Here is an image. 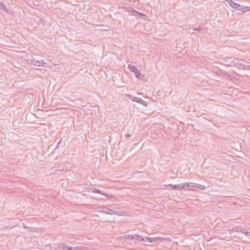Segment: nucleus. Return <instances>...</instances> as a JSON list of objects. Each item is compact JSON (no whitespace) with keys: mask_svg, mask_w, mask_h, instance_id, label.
Returning <instances> with one entry per match:
<instances>
[{"mask_svg":"<svg viewBox=\"0 0 250 250\" xmlns=\"http://www.w3.org/2000/svg\"><path fill=\"white\" fill-rule=\"evenodd\" d=\"M128 69L131 71L132 72H133L135 75V77L140 80H143V78H144V76L143 75H142L141 73L139 72V70L135 66H134L131 64H128Z\"/></svg>","mask_w":250,"mask_h":250,"instance_id":"f257e3e1","label":"nucleus"},{"mask_svg":"<svg viewBox=\"0 0 250 250\" xmlns=\"http://www.w3.org/2000/svg\"><path fill=\"white\" fill-rule=\"evenodd\" d=\"M51 250H65V244L64 243H55L49 245Z\"/></svg>","mask_w":250,"mask_h":250,"instance_id":"f03ea898","label":"nucleus"},{"mask_svg":"<svg viewBox=\"0 0 250 250\" xmlns=\"http://www.w3.org/2000/svg\"><path fill=\"white\" fill-rule=\"evenodd\" d=\"M126 239L135 240L138 241H146L142 235L138 234H132L125 235V236Z\"/></svg>","mask_w":250,"mask_h":250,"instance_id":"7ed1b4c3","label":"nucleus"},{"mask_svg":"<svg viewBox=\"0 0 250 250\" xmlns=\"http://www.w3.org/2000/svg\"><path fill=\"white\" fill-rule=\"evenodd\" d=\"M228 3L229 5L232 8L235 9L239 11H243V5H240L237 3H235L232 0H226Z\"/></svg>","mask_w":250,"mask_h":250,"instance_id":"20e7f679","label":"nucleus"},{"mask_svg":"<svg viewBox=\"0 0 250 250\" xmlns=\"http://www.w3.org/2000/svg\"><path fill=\"white\" fill-rule=\"evenodd\" d=\"M98 211L103 212L109 215H113V209H110L106 207H100L97 208Z\"/></svg>","mask_w":250,"mask_h":250,"instance_id":"39448f33","label":"nucleus"},{"mask_svg":"<svg viewBox=\"0 0 250 250\" xmlns=\"http://www.w3.org/2000/svg\"><path fill=\"white\" fill-rule=\"evenodd\" d=\"M245 61L239 59H233V61H231L230 62L233 63V65L239 68L242 69L244 66Z\"/></svg>","mask_w":250,"mask_h":250,"instance_id":"423d86ee","label":"nucleus"},{"mask_svg":"<svg viewBox=\"0 0 250 250\" xmlns=\"http://www.w3.org/2000/svg\"><path fill=\"white\" fill-rule=\"evenodd\" d=\"M85 247L81 246L70 247L65 244V250H85Z\"/></svg>","mask_w":250,"mask_h":250,"instance_id":"0eeeda50","label":"nucleus"},{"mask_svg":"<svg viewBox=\"0 0 250 250\" xmlns=\"http://www.w3.org/2000/svg\"><path fill=\"white\" fill-rule=\"evenodd\" d=\"M181 189H186L187 188H194V184L192 183H184L180 184Z\"/></svg>","mask_w":250,"mask_h":250,"instance_id":"6e6552de","label":"nucleus"},{"mask_svg":"<svg viewBox=\"0 0 250 250\" xmlns=\"http://www.w3.org/2000/svg\"><path fill=\"white\" fill-rule=\"evenodd\" d=\"M97 193H99L100 194L104 196L105 197H107L108 199L111 200L116 199V197L114 196L111 195V194H107V193H104L103 191L99 190H98V191H97Z\"/></svg>","mask_w":250,"mask_h":250,"instance_id":"1a4fd4ad","label":"nucleus"},{"mask_svg":"<svg viewBox=\"0 0 250 250\" xmlns=\"http://www.w3.org/2000/svg\"><path fill=\"white\" fill-rule=\"evenodd\" d=\"M145 239L146 240L145 242H149L150 243H154L155 242H157L158 240L160 239L159 237H145Z\"/></svg>","mask_w":250,"mask_h":250,"instance_id":"9d476101","label":"nucleus"},{"mask_svg":"<svg viewBox=\"0 0 250 250\" xmlns=\"http://www.w3.org/2000/svg\"><path fill=\"white\" fill-rule=\"evenodd\" d=\"M42 59H37L35 58H33L32 61V63L36 66H41L42 63Z\"/></svg>","mask_w":250,"mask_h":250,"instance_id":"9b49d317","label":"nucleus"},{"mask_svg":"<svg viewBox=\"0 0 250 250\" xmlns=\"http://www.w3.org/2000/svg\"><path fill=\"white\" fill-rule=\"evenodd\" d=\"M165 187H167V188L170 187L172 189H174V190H180V189H181L180 184L174 185L169 184H168V185H166Z\"/></svg>","mask_w":250,"mask_h":250,"instance_id":"f8f14e48","label":"nucleus"},{"mask_svg":"<svg viewBox=\"0 0 250 250\" xmlns=\"http://www.w3.org/2000/svg\"><path fill=\"white\" fill-rule=\"evenodd\" d=\"M134 102L141 104L146 106L147 105V103L140 98L136 97Z\"/></svg>","mask_w":250,"mask_h":250,"instance_id":"ddd939ff","label":"nucleus"},{"mask_svg":"<svg viewBox=\"0 0 250 250\" xmlns=\"http://www.w3.org/2000/svg\"><path fill=\"white\" fill-rule=\"evenodd\" d=\"M231 230L232 232H240L241 233H244L243 232V229H242V228L238 226H234L232 228Z\"/></svg>","mask_w":250,"mask_h":250,"instance_id":"4468645a","label":"nucleus"},{"mask_svg":"<svg viewBox=\"0 0 250 250\" xmlns=\"http://www.w3.org/2000/svg\"><path fill=\"white\" fill-rule=\"evenodd\" d=\"M131 12L133 13L134 15L136 14H138L140 17H142L146 16V15L145 14L143 13H140L134 9H131Z\"/></svg>","mask_w":250,"mask_h":250,"instance_id":"2eb2a0df","label":"nucleus"},{"mask_svg":"<svg viewBox=\"0 0 250 250\" xmlns=\"http://www.w3.org/2000/svg\"><path fill=\"white\" fill-rule=\"evenodd\" d=\"M113 214L117 215L118 216H123L125 215V212L122 211H119L113 209Z\"/></svg>","mask_w":250,"mask_h":250,"instance_id":"dca6fc26","label":"nucleus"},{"mask_svg":"<svg viewBox=\"0 0 250 250\" xmlns=\"http://www.w3.org/2000/svg\"><path fill=\"white\" fill-rule=\"evenodd\" d=\"M250 63L247 62L245 61L244 66L242 69L245 70H250Z\"/></svg>","mask_w":250,"mask_h":250,"instance_id":"f3484780","label":"nucleus"},{"mask_svg":"<svg viewBox=\"0 0 250 250\" xmlns=\"http://www.w3.org/2000/svg\"><path fill=\"white\" fill-rule=\"evenodd\" d=\"M194 188H196L200 189L201 190H204L205 189V186L203 185H200V184H194Z\"/></svg>","mask_w":250,"mask_h":250,"instance_id":"a211bd4d","label":"nucleus"},{"mask_svg":"<svg viewBox=\"0 0 250 250\" xmlns=\"http://www.w3.org/2000/svg\"><path fill=\"white\" fill-rule=\"evenodd\" d=\"M41 66L43 68H50L51 67L48 65L47 62H45L42 61V63Z\"/></svg>","mask_w":250,"mask_h":250,"instance_id":"6ab92c4d","label":"nucleus"},{"mask_svg":"<svg viewBox=\"0 0 250 250\" xmlns=\"http://www.w3.org/2000/svg\"><path fill=\"white\" fill-rule=\"evenodd\" d=\"M126 96L128 97L131 101L134 102L135 101V99H136V97L131 95V94H127L126 95Z\"/></svg>","mask_w":250,"mask_h":250,"instance_id":"aec40b11","label":"nucleus"},{"mask_svg":"<svg viewBox=\"0 0 250 250\" xmlns=\"http://www.w3.org/2000/svg\"><path fill=\"white\" fill-rule=\"evenodd\" d=\"M242 9H243L242 12H246L250 11V7L243 6V8H242Z\"/></svg>","mask_w":250,"mask_h":250,"instance_id":"412c9836","label":"nucleus"},{"mask_svg":"<svg viewBox=\"0 0 250 250\" xmlns=\"http://www.w3.org/2000/svg\"><path fill=\"white\" fill-rule=\"evenodd\" d=\"M6 5L4 4L2 2H0V9H4V7Z\"/></svg>","mask_w":250,"mask_h":250,"instance_id":"4be33fe9","label":"nucleus"},{"mask_svg":"<svg viewBox=\"0 0 250 250\" xmlns=\"http://www.w3.org/2000/svg\"><path fill=\"white\" fill-rule=\"evenodd\" d=\"M2 10L4 11H5V12H6L7 13H9V12L10 11V10L7 8L6 6H5L4 8V9H2Z\"/></svg>","mask_w":250,"mask_h":250,"instance_id":"5701e85b","label":"nucleus"},{"mask_svg":"<svg viewBox=\"0 0 250 250\" xmlns=\"http://www.w3.org/2000/svg\"><path fill=\"white\" fill-rule=\"evenodd\" d=\"M194 30L198 31V32H200L202 30V29L200 28H197L194 29Z\"/></svg>","mask_w":250,"mask_h":250,"instance_id":"b1692460","label":"nucleus"},{"mask_svg":"<svg viewBox=\"0 0 250 250\" xmlns=\"http://www.w3.org/2000/svg\"><path fill=\"white\" fill-rule=\"evenodd\" d=\"M250 233L249 232H248V231H246L245 232H244V233L245 234V235L247 236H249V234H250Z\"/></svg>","mask_w":250,"mask_h":250,"instance_id":"393cba45","label":"nucleus"},{"mask_svg":"<svg viewBox=\"0 0 250 250\" xmlns=\"http://www.w3.org/2000/svg\"><path fill=\"white\" fill-rule=\"evenodd\" d=\"M130 134L129 133H127L126 135H125V137L126 138H129L130 137Z\"/></svg>","mask_w":250,"mask_h":250,"instance_id":"a878e982","label":"nucleus"},{"mask_svg":"<svg viewBox=\"0 0 250 250\" xmlns=\"http://www.w3.org/2000/svg\"><path fill=\"white\" fill-rule=\"evenodd\" d=\"M62 139L58 142V145H59L61 144Z\"/></svg>","mask_w":250,"mask_h":250,"instance_id":"bb28decb","label":"nucleus"}]
</instances>
